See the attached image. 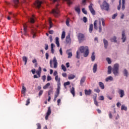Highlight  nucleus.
<instances>
[{
	"label": "nucleus",
	"instance_id": "9b49d317",
	"mask_svg": "<svg viewBox=\"0 0 129 129\" xmlns=\"http://www.w3.org/2000/svg\"><path fill=\"white\" fill-rule=\"evenodd\" d=\"M118 93L120 95V97L121 98H122V97L123 96H124L125 94H124V91L121 89H119L118 91Z\"/></svg>",
	"mask_w": 129,
	"mask_h": 129
},
{
	"label": "nucleus",
	"instance_id": "4be33fe9",
	"mask_svg": "<svg viewBox=\"0 0 129 129\" xmlns=\"http://www.w3.org/2000/svg\"><path fill=\"white\" fill-rule=\"evenodd\" d=\"M99 33H101L102 32V28H101V21H99Z\"/></svg>",
	"mask_w": 129,
	"mask_h": 129
},
{
	"label": "nucleus",
	"instance_id": "680f3d73",
	"mask_svg": "<svg viewBox=\"0 0 129 129\" xmlns=\"http://www.w3.org/2000/svg\"><path fill=\"white\" fill-rule=\"evenodd\" d=\"M52 92H53V90H50L49 91H48V96H50V95H51V94L52 93Z\"/></svg>",
	"mask_w": 129,
	"mask_h": 129
},
{
	"label": "nucleus",
	"instance_id": "c85d7f7f",
	"mask_svg": "<svg viewBox=\"0 0 129 129\" xmlns=\"http://www.w3.org/2000/svg\"><path fill=\"white\" fill-rule=\"evenodd\" d=\"M89 33H92V31H93V24H90L89 26Z\"/></svg>",
	"mask_w": 129,
	"mask_h": 129
},
{
	"label": "nucleus",
	"instance_id": "5701e85b",
	"mask_svg": "<svg viewBox=\"0 0 129 129\" xmlns=\"http://www.w3.org/2000/svg\"><path fill=\"white\" fill-rule=\"evenodd\" d=\"M109 80L110 81H112L113 80V78H112V77H111V76H109L108 77L106 78L105 79V81L106 82H108V81H109Z\"/></svg>",
	"mask_w": 129,
	"mask_h": 129
},
{
	"label": "nucleus",
	"instance_id": "6ab92c4d",
	"mask_svg": "<svg viewBox=\"0 0 129 129\" xmlns=\"http://www.w3.org/2000/svg\"><path fill=\"white\" fill-rule=\"evenodd\" d=\"M70 92L74 97L75 96V88L72 87L70 90Z\"/></svg>",
	"mask_w": 129,
	"mask_h": 129
},
{
	"label": "nucleus",
	"instance_id": "13d9d810",
	"mask_svg": "<svg viewBox=\"0 0 129 129\" xmlns=\"http://www.w3.org/2000/svg\"><path fill=\"white\" fill-rule=\"evenodd\" d=\"M49 64H50V66L51 67V68H53V60H52L51 59L50 60V62H49Z\"/></svg>",
	"mask_w": 129,
	"mask_h": 129
},
{
	"label": "nucleus",
	"instance_id": "ea45409f",
	"mask_svg": "<svg viewBox=\"0 0 129 129\" xmlns=\"http://www.w3.org/2000/svg\"><path fill=\"white\" fill-rule=\"evenodd\" d=\"M80 51H77V56H76V58H77V59H80Z\"/></svg>",
	"mask_w": 129,
	"mask_h": 129
},
{
	"label": "nucleus",
	"instance_id": "6e6552de",
	"mask_svg": "<svg viewBox=\"0 0 129 129\" xmlns=\"http://www.w3.org/2000/svg\"><path fill=\"white\" fill-rule=\"evenodd\" d=\"M92 4H90V6H89V10L91 12V14L93 15V16L95 15V11L93 9V7H92Z\"/></svg>",
	"mask_w": 129,
	"mask_h": 129
},
{
	"label": "nucleus",
	"instance_id": "c756f323",
	"mask_svg": "<svg viewBox=\"0 0 129 129\" xmlns=\"http://www.w3.org/2000/svg\"><path fill=\"white\" fill-rule=\"evenodd\" d=\"M99 86L101 88V89H104V84H103L102 82H99Z\"/></svg>",
	"mask_w": 129,
	"mask_h": 129
},
{
	"label": "nucleus",
	"instance_id": "052dcab7",
	"mask_svg": "<svg viewBox=\"0 0 129 129\" xmlns=\"http://www.w3.org/2000/svg\"><path fill=\"white\" fill-rule=\"evenodd\" d=\"M42 80H43V82H45L46 81V76L44 75L42 77Z\"/></svg>",
	"mask_w": 129,
	"mask_h": 129
},
{
	"label": "nucleus",
	"instance_id": "c9c22d12",
	"mask_svg": "<svg viewBox=\"0 0 129 129\" xmlns=\"http://www.w3.org/2000/svg\"><path fill=\"white\" fill-rule=\"evenodd\" d=\"M65 36H66V32H65V31H62L61 34V40L65 39Z\"/></svg>",
	"mask_w": 129,
	"mask_h": 129
},
{
	"label": "nucleus",
	"instance_id": "aec40b11",
	"mask_svg": "<svg viewBox=\"0 0 129 129\" xmlns=\"http://www.w3.org/2000/svg\"><path fill=\"white\" fill-rule=\"evenodd\" d=\"M29 21L31 23V24H34L35 23V16H32V17L30 18Z\"/></svg>",
	"mask_w": 129,
	"mask_h": 129
},
{
	"label": "nucleus",
	"instance_id": "bf43d9fd",
	"mask_svg": "<svg viewBox=\"0 0 129 129\" xmlns=\"http://www.w3.org/2000/svg\"><path fill=\"white\" fill-rule=\"evenodd\" d=\"M50 80H52V78L50 76H48L47 78V81H50Z\"/></svg>",
	"mask_w": 129,
	"mask_h": 129
},
{
	"label": "nucleus",
	"instance_id": "de8ad7c7",
	"mask_svg": "<svg viewBox=\"0 0 129 129\" xmlns=\"http://www.w3.org/2000/svg\"><path fill=\"white\" fill-rule=\"evenodd\" d=\"M36 125L37 126V129H41V128H42V127L41 126V124L40 123H37L36 124Z\"/></svg>",
	"mask_w": 129,
	"mask_h": 129
},
{
	"label": "nucleus",
	"instance_id": "603ef678",
	"mask_svg": "<svg viewBox=\"0 0 129 129\" xmlns=\"http://www.w3.org/2000/svg\"><path fill=\"white\" fill-rule=\"evenodd\" d=\"M106 60V61H107L108 64H111V60H110V58H109V57H107Z\"/></svg>",
	"mask_w": 129,
	"mask_h": 129
},
{
	"label": "nucleus",
	"instance_id": "e2e57ef3",
	"mask_svg": "<svg viewBox=\"0 0 129 129\" xmlns=\"http://www.w3.org/2000/svg\"><path fill=\"white\" fill-rule=\"evenodd\" d=\"M68 55V58H71V56H72V52H69Z\"/></svg>",
	"mask_w": 129,
	"mask_h": 129
},
{
	"label": "nucleus",
	"instance_id": "412c9836",
	"mask_svg": "<svg viewBox=\"0 0 129 129\" xmlns=\"http://www.w3.org/2000/svg\"><path fill=\"white\" fill-rule=\"evenodd\" d=\"M97 71V64L95 63L93 66V72L94 73H96Z\"/></svg>",
	"mask_w": 129,
	"mask_h": 129
},
{
	"label": "nucleus",
	"instance_id": "a18cd8bd",
	"mask_svg": "<svg viewBox=\"0 0 129 129\" xmlns=\"http://www.w3.org/2000/svg\"><path fill=\"white\" fill-rule=\"evenodd\" d=\"M121 5V0L119 1V6L117 7V10L118 11L120 10V6Z\"/></svg>",
	"mask_w": 129,
	"mask_h": 129
},
{
	"label": "nucleus",
	"instance_id": "79ce46f5",
	"mask_svg": "<svg viewBox=\"0 0 129 129\" xmlns=\"http://www.w3.org/2000/svg\"><path fill=\"white\" fill-rule=\"evenodd\" d=\"M125 2H122V7L121 9L122 11H124V9H125Z\"/></svg>",
	"mask_w": 129,
	"mask_h": 129
},
{
	"label": "nucleus",
	"instance_id": "72a5a7b5",
	"mask_svg": "<svg viewBox=\"0 0 129 129\" xmlns=\"http://www.w3.org/2000/svg\"><path fill=\"white\" fill-rule=\"evenodd\" d=\"M75 78V75H70V76H69V77H68V79H69V80L74 79Z\"/></svg>",
	"mask_w": 129,
	"mask_h": 129
},
{
	"label": "nucleus",
	"instance_id": "09e8293b",
	"mask_svg": "<svg viewBox=\"0 0 129 129\" xmlns=\"http://www.w3.org/2000/svg\"><path fill=\"white\" fill-rule=\"evenodd\" d=\"M101 21H102V24L103 27H105V23H104L105 22L104 19L101 18Z\"/></svg>",
	"mask_w": 129,
	"mask_h": 129
},
{
	"label": "nucleus",
	"instance_id": "6e6d98bb",
	"mask_svg": "<svg viewBox=\"0 0 129 129\" xmlns=\"http://www.w3.org/2000/svg\"><path fill=\"white\" fill-rule=\"evenodd\" d=\"M30 98H28L27 101H26V105H29L30 104Z\"/></svg>",
	"mask_w": 129,
	"mask_h": 129
},
{
	"label": "nucleus",
	"instance_id": "b1692460",
	"mask_svg": "<svg viewBox=\"0 0 129 129\" xmlns=\"http://www.w3.org/2000/svg\"><path fill=\"white\" fill-rule=\"evenodd\" d=\"M36 29H32L31 30V33L33 35V38L36 37Z\"/></svg>",
	"mask_w": 129,
	"mask_h": 129
},
{
	"label": "nucleus",
	"instance_id": "37998d69",
	"mask_svg": "<svg viewBox=\"0 0 129 129\" xmlns=\"http://www.w3.org/2000/svg\"><path fill=\"white\" fill-rule=\"evenodd\" d=\"M14 2L15 5V7L17 8L18 7V5H19V0H14Z\"/></svg>",
	"mask_w": 129,
	"mask_h": 129
},
{
	"label": "nucleus",
	"instance_id": "f03ea898",
	"mask_svg": "<svg viewBox=\"0 0 129 129\" xmlns=\"http://www.w3.org/2000/svg\"><path fill=\"white\" fill-rule=\"evenodd\" d=\"M79 50L81 53H84V57H87L88 55H89V49L88 48V46H80Z\"/></svg>",
	"mask_w": 129,
	"mask_h": 129
},
{
	"label": "nucleus",
	"instance_id": "4c0bfd02",
	"mask_svg": "<svg viewBox=\"0 0 129 129\" xmlns=\"http://www.w3.org/2000/svg\"><path fill=\"white\" fill-rule=\"evenodd\" d=\"M123 74L124 76H126V77H127V76H128V73L127 72V71L126 70V69L124 70Z\"/></svg>",
	"mask_w": 129,
	"mask_h": 129
},
{
	"label": "nucleus",
	"instance_id": "864d4df0",
	"mask_svg": "<svg viewBox=\"0 0 129 129\" xmlns=\"http://www.w3.org/2000/svg\"><path fill=\"white\" fill-rule=\"evenodd\" d=\"M83 21L84 23H87V18H86V17H84L83 18Z\"/></svg>",
	"mask_w": 129,
	"mask_h": 129
},
{
	"label": "nucleus",
	"instance_id": "393cba45",
	"mask_svg": "<svg viewBox=\"0 0 129 129\" xmlns=\"http://www.w3.org/2000/svg\"><path fill=\"white\" fill-rule=\"evenodd\" d=\"M91 58L92 61L95 60V53L94 52H92Z\"/></svg>",
	"mask_w": 129,
	"mask_h": 129
},
{
	"label": "nucleus",
	"instance_id": "2f4dec72",
	"mask_svg": "<svg viewBox=\"0 0 129 129\" xmlns=\"http://www.w3.org/2000/svg\"><path fill=\"white\" fill-rule=\"evenodd\" d=\"M94 28L95 30H97V20H95L94 22Z\"/></svg>",
	"mask_w": 129,
	"mask_h": 129
},
{
	"label": "nucleus",
	"instance_id": "7c9ffc66",
	"mask_svg": "<svg viewBox=\"0 0 129 129\" xmlns=\"http://www.w3.org/2000/svg\"><path fill=\"white\" fill-rule=\"evenodd\" d=\"M26 87H25V86H22V89L21 91V92L23 94H25V93H26Z\"/></svg>",
	"mask_w": 129,
	"mask_h": 129
},
{
	"label": "nucleus",
	"instance_id": "7ed1b4c3",
	"mask_svg": "<svg viewBox=\"0 0 129 129\" xmlns=\"http://www.w3.org/2000/svg\"><path fill=\"white\" fill-rule=\"evenodd\" d=\"M101 10L108 11L109 10V5L106 1H104L102 5L100 6Z\"/></svg>",
	"mask_w": 129,
	"mask_h": 129
},
{
	"label": "nucleus",
	"instance_id": "473e14b6",
	"mask_svg": "<svg viewBox=\"0 0 129 129\" xmlns=\"http://www.w3.org/2000/svg\"><path fill=\"white\" fill-rule=\"evenodd\" d=\"M23 61L25 62V65L27 64V62H28V58L26 56H23L22 57Z\"/></svg>",
	"mask_w": 129,
	"mask_h": 129
},
{
	"label": "nucleus",
	"instance_id": "cd10ccee",
	"mask_svg": "<svg viewBox=\"0 0 129 129\" xmlns=\"http://www.w3.org/2000/svg\"><path fill=\"white\" fill-rule=\"evenodd\" d=\"M55 44L57 45V47L60 46V43H59V38L56 37L55 38Z\"/></svg>",
	"mask_w": 129,
	"mask_h": 129
},
{
	"label": "nucleus",
	"instance_id": "a878e982",
	"mask_svg": "<svg viewBox=\"0 0 129 129\" xmlns=\"http://www.w3.org/2000/svg\"><path fill=\"white\" fill-rule=\"evenodd\" d=\"M111 42H114V43H116L117 41L116 40V37L113 36L112 38H110Z\"/></svg>",
	"mask_w": 129,
	"mask_h": 129
},
{
	"label": "nucleus",
	"instance_id": "8fccbe9b",
	"mask_svg": "<svg viewBox=\"0 0 129 129\" xmlns=\"http://www.w3.org/2000/svg\"><path fill=\"white\" fill-rule=\"evenodd\" d=\"M82 12L85 14V15H87V11H86V10H85V8H83L82 9Z\"/></svg>",
	"mask_w": 129,
	"mask_h": 129
},
{
	"label": "nucleus",
	"instance_id": "4d7b16f0",
	"mask_svg": "<svg viewBox=\"0 0 129 129\" xmlns=\"http://www.w3.org/2000/svg\"><path fill=\"white\" fill-rule=\"evenodd\" d=\"M116 17H117V13L113 15V16L112 17V19H113V20H114V19H115V18H116Z\"/></svg>",
	"mask_w": 129,
	"mask_h": 129
},
{
	"label": "nucleus",
	"instance_id": "f3484780",
	"mask_svg": "<svg viewBox=\"0 0 129 129\" xmlns=\"http://www.w3.org/2000/svg\"><path fill=\"white\" fill-rule=\"evenodd\" d=\"M92 92L91 89L89 90H85V95H90Z\"/></svg>",
	"mask_w": 129,
	"mask_h": 129
},
{
	"label": "nucleus",
	"instance_id": "f8f14e48",
	"mask_svg": "<svg viewBox=\"0 0 129 129\" xmlns=\"http://www.w3.org/2000/svg\"><path fill=\"white\" fill-rule=\"evenodd\" d=\"M121 39L122 40L123 43H124L125 42V40H126V36H125V32L124 31H123L122 32V38Z\"/></svg>",
	"mask_w": 129,
	"mask_h": 129
},
{
	"label": "nucleus",
	"instance_id": "f704fd0d",
	"mask_svg": "<svg viewBox=\"0 0 129 129\" xmlns=\"http://www.w3.org/2000/svg\"><path fill=\"white\" fill-rule=\"evenodd\" d=\"M50 85H51V84H50V83H47L44 86H43V89H47Z\"/></svg>",
	"mask_w": 129,
	"mask_h": 129
},
{
	"label": "nucleus",
	"instance_id": "423d86ee",
	"mask_svg": "<svg viewBox=\"0 0 129 129\" xmlns=\"http://www.w3.org/2000/svg\"><path fill=\"white\" fill-rule=\"evenodd\" d=\"M55 81H56V82H57V88H61V79H60V78H59V77L58 76V75H56L55 77Z\"/></svg>",
	"mask_w": 129,
	"mask_h": 129
},
{
	"label": "nucleus",
	"instance_id": "0eeeda50",
	"mask_svg": "<svg viewBox=\"0 0 129 129\" xmlns=\"http://www.w3.org/2000/svg\"><path fill=\"white\" fill-rule=\"evenodd\" d=\"M43 4V2L37 0L34 3V6L37 8V9H40L41 8V5Z\"/></svg>",
	"mask_w": 129,
	"mask_h": 129
},
{
	"label": "nucleus",
	"instance_id": "0e129e2a",
	"mask_svg": "<svg viewBox=\"0 0 129 129\" xmlns=\"http://www.w3.org/2000/svg\"><path fill=\"white\" fill-rule=\"evenodd\" d=\"M109 118H112V114H111V112H109Z\"/></svg>",
	"mask_w": 129,
	"mask_h": 129
},
{
	"label": "nucleus",
	"instance_id": "bb28decb",
	"mask_svg": "<svg viewBox=\"0 0 129 129\" xmlns=\"http://www.w3.org/2000/svg\"><path fill=\"white\" fill-rule=\"evenodd\" d=\"M23 30L24 32V35H27V25L23 24Z\"/></svg>",
	"mask_w": 129,
	"mask_h": 129
},
{
	"label": "nucleus",
	"instance_id": "774afa93",
	"mask_svg": "<svg viewBox=\"0 0 129 129\" xmlns=\"http://www.w3.org/2000/svg\"><path fill=\"white\" fill-rule=\"evenodd\" d=\"M49 49V45L48 44H45V50L47 51Z\"/></svg>",
	"mask_w": 129,
	"mask_h": 129
},
{
	"label": "nucleus",
	"instance_id": "58836bf2",
	"mask_svg": "<svg viewBox=\"0 0 129 129\" xmlns=\"http://www.w3.org/2000/svg\"><path fill=\"white\" fill-rule=\"evenodd\" d=\"M49 30H50L53 27V23H52V21L51 20H49Z\"/></svg>",
	"mask_w": 129,
	"mask_h": 129
},
{
	"label": "nucleus",
	"instance_id": "ddd939ff",
	"mask_svg": "<svg viewBox=\"0 0 129 129\" xmlns=\"http://www.w3.org/2000/svg\"><path fill=\"white\" fill-rule=\"evenodd\" d=\"M42 73V68L39 67L38 70L36 71V74L38 77H41V74Z\"/></svg>",
	"mask_w": 129,
	"mask_h": 129
},
{
	"label": "nucleus",
	"instance_id": "a211bd4d",
	"mask_svg": "<svg viewBox=\"0 0 129 129\" xmlns=\"http://www.w3.org/2000/svg\"><path fill=\"white\" fill-rule=\"evenodd\" d=\"M86 80V77H83L82 79L80 80V84L82 86L83 85V83L85 82V81Z\"/></svg>",
	"mask_w": 129,
	"mask_h": 129
},
{
	"label": "nucleus",
	"instance_id": "1a4fd4ad",
	"mask_svg": "<svg viewBox=\"0 0 129 129\" xmlns=\"http://www.w3.org/2000/svg\"><path fill=\"white\" fill-rule=\"evenodd\" d=\"M51 107H48L47 112H46V115L45 116L46 120H48V117H49V116L50 115V114H51Z\"/></svg>",
	"mask_w": 129,
	"mask_h": 129
},
{
	"label": "nucleus",
	"instance_id": "69168bd1",
	"mask_svg": "<svg viewBox=\"0 0 129 129\" xmlns=\"http://www.w3.org/2000/svg\"><path fill=\"white\" fill-rule=\"evenodd\" d=\"M67 26H69V18H68L66 20Z\"/></svg>",
	"mask_w": 129,
	"mask_h": 129
},
{
	"label": "nucleus",
	"instance_id": "4468645a",
	"mask_svg": "<svg viewBox=\"0 0 129 129\" xmlns=\"http://www.w3.org/2000/svg\"><path fill=\"white\" fill-rule=\"evenodd\" d=\"M61 88H57L56 89V92L55 94L54 95V97H58L59 96V95L60 94V89Z\"/></svg>",
	"mask_w": 129,
	"mask_h": 129
},
{
	"label": "nucleus",
	"instance_id": "c03bdc74",
	"mask_svg": "<svg viewBox=\"0 0 129 129\" xmlns=\"http://www.w3.org/2000/svg\"><path fill=\"white\" fill-rule=\"evenodd\" d=\"M61 69L62 70H63L64 72H66V71H67V69H66V67H65L64 64L61 65Z\"/></svg>",
	"mask_w": 129,
	"mask_h": 129
},
{
	"label": "nucleus",
	"instance_id": "3c124183",
	"mask_svg": "<svg viewBox=\"0 0 129 129\" xmlns=\"http://www.w3.org/2000/svg\"><path fill=\"white\" fill-rule=\"evenodd\" d=\"M63 85L64 87L67 86L68 85H70V82H67L64 83Z\"/></svg>",
	"mask_w": 129,
	"mask_h": 129
},
{
	"label": "nucleus",
	"instance_id": "9d476101",
	"mask_svg": "<svg viewBox=\"0 0 129 129\" xmlns=\"http://www.w3.org/2000/svg\"><path fill=\"white\" fill-rule=\"evenodd\" d=\"M53 68L56 69L58 66V62H57V59L56 58V56H54L53 59Z\"/></svg>",
	"mask_w": 129,
	"mask_h": 129
},
{
	"label": "nucleus",
	"instance_id": "5fc2aeb1",
	"mask_svg": "<svg viewBox=\"0 0 129 129\" xmlns=\"http://www.w3.org/2000/svg\"><path fill=\"white\" fill-rule=\"evenodd\" d=\"M44 92V91L43 90H40L38 93V96H41V95H42V94H43Z\"/></svg>",
	"mask_w": 129,
	"mask_h": 129
},
{
	"label": "nucleus",
	"instance_id": "39448f33",
	"mask_svg": "<svg viewBox=\"0 0 129 129\" xmlns=\"http://www.w3.org/2000/svg\"><path fill=\"white\" fill-rule=\"evenodd\" d=\"M58 5H57L55 9H53L52 11V14H53L56 17L59 16V13H60V11H59V9H58Z\"/></svg>",
	"mask_w": 129,
	"mask_h": 129
},
{
	"label": "nucleus",
	"instance_id": "2eb2a0df",
	"mask_svg": "<svg viewBox=\"0 0 129 129\" xmlns=\"http://www.w3.org/2000/svg\"><path fill=\"white\" fill-rule=\"evenodd\" d=\"M66 41L67 43H71V38H70V34L69 33L66 37Z\"/></svg>",
	"mask_w": 129,
	"mask_h": 129
},
{
	"label": "nucleus",
	"instance_id": "20e7f679",
	"mask_svg": "<svg viewBox=\"0 0 129 129\" xmlns=\"http://www.w3.org/2000/svg\"><path fill=\"white\" fill-rule=\"evenodd\" d=\"M78 39L80 43H82L83 41H85V36L82 33H79Z\"/></svg>",
	"mask_w": 129,
	"mask_h": 129
},
{
	"label": "nucleus",
	"instance_id": "a19ab883",
	"mask_svg": "<svg viewBox=\"0 0 129 129\" xmlns=\"http://www.w3.org/2000/svg\"><path fill=\"white\" fill-rule=\"evenodd\" d=\"M121 110H125L127 111V108H126V107H125L124 106V105H122L121 107Z\"/></svg>",
	"mask_w": 129,
	"mask_h": 129
},
{
	"label": "nucleus",
	"instance_id": "49530a36",
	"mask_svg": "<svg viewBox=\"0 0 129 129\" xmlns=\"http://www.w3.org/2000/svg\"><path fill=\"white\" fill-rule=\"evenodd\" d=\"M75 11L78 12V14H80V7H76L75 8Z\"/></svg>",
	"mask_w": 129,
	"mask_h": 129
},
{
	"label": "nucleus",
	"instance_id": "f257e3e1",
	"mask_svg": "<svg viewBox=\"0 0 129 129\" xmlns=\"http://www.w3.org/2000/svg\"><path fill=\"white\" fill-rule=\"evenodd\" d=\"M119 69V64L118 63H115L112 69L111 66H109L108 67V74H111V70L115 76H118L119 74L118 70Z\"/></svg>",
	"mask_w": 129,
	"mask_h": 129
},
{
	"label": "nucleus",
	"instance_id": "dca6fc26",
	"mask_svg": "<svg viewBox=\"0 0 129 129\" xmlns=\"http://www.w3.org/2000/svg\"><path fill=\"white\" fill-rule=\"evenodd\" d=\"M103 43H104V45L105 49H107V47L108 46V41H107V40H106L104 38L103 39Z\"/></svg>",
	"mask_w": 129,
	"mask_h": 129
},
{
	"label": "nucleus",
	"instance_id": "e433bc0d",
	"mask_svg": "<svg viewBox=\"0 0 129 129\" xmlns=\"http://www.w3.org/2000/svg\"><path fill=\"white\" fill-rule=\"evenodd\" d=\"M65 1H67L68 6H71V5L73 4V1H72V0H65Z\"/></svg>",
	"mask_w": 129,
	"mask_h": 129
},
{
	"label": "nucleus",
	"instance_id": "338daca9",
	"mask_svg": "<svg viewBox=\"0 0 129 129\" xmlns=\"http://www.w3.org/2000/svg\"><path fill=\"white\" fill-rule=\"evenodd\" d=\"M94 104H95L96 106H98V102H97L96 100H94Z\"/></svg>",
	"mask_w": 129,
	"mask_h": 129
}]
</instances>
